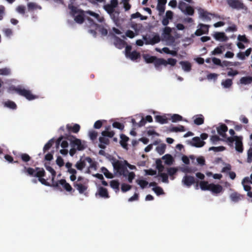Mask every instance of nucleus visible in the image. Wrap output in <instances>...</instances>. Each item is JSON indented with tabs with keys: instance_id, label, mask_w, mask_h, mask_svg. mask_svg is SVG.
I'll return each instance as SVG.
<instances>
[{
	"instance_id": "obj_1",
	"label": "nucleus",
	"mask_w": 252,
	"mask_h": 252,
	"mask_svg": "<svg viewBox=\"0 0 252 252\" xmlns=\"http://www.w3.org/2000/svg\"><path fill=\"white\" fill-rule=\"evenodd\" d=\"M143 58L147 63H154L156 68L159 70H161L160 67L161 65L166 66L167 64H169L174 66L177 63V60L173 58H168L167 60H166L163 58H158L156 56L149 55H144Z\"/></svg>"
},
{
	"instance_id": "obj_2",
	"label": "nucleus",
	"mask_w": 252,
	"mask_h": 252,
	"mask_svg": "<svg viewBox=\"0 0 252 252\" xmlns=\"http://www.w3.org/2000/svg\"><path fill=\"white\" fill-rule=\"evenodd\" d=\"M69 8L72 15L74 17L75 22L78 24H82L84 21V11L73 5L69 6Z\"/></svg>"
},
{
	"instance_id": "obj_3",
	"label": "nucleus",
	"mask_w": 252,
	"mask_h": 252,
	"mask_svg": "<svg viewBox=\"0 0 252 252\" xmlns=\"http://www.w3.org/2000/svg\"><path fill=\"white\" fill-rule=\"evenodd\" d=\"M70 141L71 147H74L78 151H83L86 148L85 142L82 143L81 140L73 136H67L65 137Z\"/></svg>"
},
{
	"instance_id": "obj_4",
	"label": "nucleus",
	"mask_w": 252,
	"mask_h": 252,
	"mask_svg": "<svg viewBox=\"0 0 252 252\" xmlns=\"http://www.w3.org/2000/svg\"><path fill=\"white\" fill-rule=\"evenodd\" d=\"M13 90L19 95L24 96L27 99L32 100L37 98V96L32 94L30 90L21 87H14Z\"/></svg>"
},
{
	"instance_id": "obj_5",
	"label": "nucleus",
	"mask_w": 252,
	"mask_h": 252,
	"mask_svg": "<svg viewBox=\"0 0 252 252\" xmlns=\"http://www.w3.org/2000/svg\"><path fill=\"white\" fill-rule=\"evenodd\" d=\"M143 39L145 41V43L146 45H155L158 43L160 41V38L158 34L155 33L153 35V37H151V35L146 34L143 35Z\"/></svg>"
},
{
	"instance_id": "obj_6",
	"label": "nucleus",
	"mask_w": 252,
	"mask_h": 252,
	"mask_svg": "<svg viewBox=\"0 0 252 252\" xmlns=\"http://www.w3.org/2000/svg\"><path fill=\"white\" fill-rule=\"evenodd\" d=\"M114 169L120 175L126 176V173H128V171L127 168L125 166L121 161L117 160L113 163Z\"/></svg>"
},
{
	"instance_id": "obj_7",
	"label": "nucleus",
	"mask_w": 252,
	"mask_h": 252,
	"mask_svg": "<svg viewBox=\"0 0 252 252\" xmlns=\"http://www.w3.org/2000/svg\"><path fill=\"white\" fill-rule=\"evenodd\" d=\"M60 185L62 186L66 191L69 192L71 194L74 192V189H73L69 183L66 182L65 179H61L57 182H55V183L52 184L53 187L57 188H59Z\"/></svg>"
},
{
	"instance_id": "obj_8",
	"label": "nucleus",
	"mask_w": 252,
	"mask_h": 252,
	"mask_svg": "<svg viewBox=\"0 0 252 252\" xmlns=\"http://www.w3.org/2000/svg\"><path fill=\"white\" fill-rule=\"evenodd\" d=\"M227 4L230 7L237 10L247 9V7L241 0H226Z\"/></svg>"
},
{
	"instance_id": "obj_9",
	"label": "nucleus",
	"mask_w": 252,
	"mask_h": 252,
	"mask_svg": "<svg viewBox=\"0 0 252 252\" xmlns=\"http://www.w3.org/2000/svg\"><path fill=\"white\" fill-rule=\"evenodd\" d=\"M210 26L204 24L200 23L198 25L197 29L194 32V35L199 36L204 34H208Z\"/></svg>"
},
{
	"instance_id": "obj_10",
	"label": "nucleus",
	"mask_w": 252,
	"mask_h": 252,
	"mask_svg": "<svg viewBox=\"0 0 252 252\" xmlns=\"http://www.w3.org/2000/svg\"><path fill=\"white\" fill-rule=\"evenodd\" d=\"M37 172H36L35 177L38 178V181L43 185L49 186L50 184L46 180L43 178L45 176V171L42 168L36 167Z\"/></svg>"
},
{
	"instance_id": "obj_11",
	"label": "nucleus",
	"mask_w": 252,
	"mask_h": 252,
	"mask_svg": "<svg viewBox=\"0 0 252 252\" xmlns=\"http://www.w3.org/2000/svg\"><path fill=\"white\" fill-rule=\"evenodd\" d=\"M118 5V0H111L110 4H107L103 6L104 9L109 14L114 13L115 8Z\"/></svg>"
},
{
	"instance_id": "obj_12",
	"label": "nucleus",
	"mask_w": 252,
	"mask_h": 252,
	"mask_svg": "<svg viewBox=\"0 0 252 252\" xmlns=\"http://www.w3.org/2000/svg\"><path fill=\"white\" fill-rule=\"evenodd\" d=\"M88 183H78V182H74L73 183L74 187L78 191L79 193L84 194L87 190L88 188Z\"/></svg>"
},
{
	"instance_id": "obj_13",
	"label": "nucleus",
	"mask_w": 252,
	"mask_h": 252,
	"mask_svg": "<svg viewBox=\"0 0 252 252\" xmlns=\"http://www.w3.org/2000/svg\"><path fill=\"white\" fill-rule=\"evenodd\" d=\"M182 182L187 187H190L196 182L195 179L193 176L187 175L184 176Z\"/></svg>"
},
{
	"instance_id": "obj_14",
	"label": "nucleus",
	"mask_w": 252,
	"mask_h": 252,
	"mask_svg": "<svg viewBox=\"0 0 252 252\" xmlns=\"http://www.w3.org/2000/svg\"><path fill=\"white\" fill-rule=\"evenodd\" d=\"M167 2V0H158V2L157 6V9L159 12V15H162L165 9V4Z\"/></svg>"
},
{
	"instance_id": "obj_15",
	"label": "nucleus",
	"mask_w": 252,
	"mask_h": 252,
	"mask_svg": "<svg viewBox=\"0 0 252 252\" xmlns=\"http://www.w3.org/2000/svg\"><path fill=\"white\" fill-rule=\"evenodd\" d=\"M99 144L98 147L101 149H104L106 148V146L109 145L110 140L109 138L104 136H101L99 137Z\"/></svg>"
},
{
	"instance_id": "obj_16",
	"label": "nucleus",
	"mask_w": 252,
	"mask_h": 252,
	"mask_svg": "<svg viewBox=\"0 0 252 252\" xmlns=\"http://www.w3.org/2000/svg\"><path fill=\"white\" fill-rule=\"evenodd\" d=\"M67 136H69V135H66L65 136H61L57 139V141L56 142L57 148H58L59 147L60 143H61V146L63 148H65L68 147V143L67 141L66 140H63L62 141L63 138H65L66 139V138L65 137H67Z\"/></svg>"
},
{
	"instance_id": "obj_17",
	"label": "nucleus",
	"mask_w": 252,
	"mask_h": 252,
	"mask_svg": "<svg viewBox=\"0 0 252 252\" xmlns=\"http://www.w3.org/2000/svg\"><path fill=\"white\" fill-rule=\"evenodd\" d=\"M217 130L220 135L223 138H226L225 132L227 131L228 127L225 124H221L220 126L217 127Z\"/></svg>"
},
{
	"instance_id": "obj_18",
	"label": "nucleus",
	"mask_w": 252,
	"mask_h": 252,
	"mask_svg": "<svg viewBox=\"0 0 252 252\" xmlns=\"http://www.w3.org/2000/svg\"><path fill=\"white\" fill-rule=\"evenodd\" d=\"M230 198L232 201L234 202H238L244 199V196L238 192H235L230 194Z\"/></svg>"
},
{
	"instance_id": "obj_19",
	"label": "nucleus",
	"mask_w": 252,
	"mask_h": 252,
	"mask_svg": "<svg viewBox=\"0 0 252 252\" xmlns=\"http://www.w3.org/2000/svg\"><path fill=\"white\" fill-rule=\"evenodd\" d=\"M205 142L203 140H201L198 137H194L192 138V145L196 147H203Z\"/></svg>"
},
{
	"instance_id": "obj_20",
	"label": "nucleus",
	"mask_w": 252,
	"mask_h": 252,
	"mask_svg": "<svg viewBox=\"0 0 252 252\" xmlns=\"http://www.w3.org/2000/svg\"><path fill=\"white\" fill-rule=\"evenodd\" d=\"M222 188L220 185H215L214 184H210V190L213 193H219L222 191Z\"/></svg>"
},
{
	"instance_id": "obj_21",
	"label": "nucleus",
	"mask_w": 252,
	"mask_h": 252,
	"mask_svg": "<svg viewBox=\"0 0 252 252\" xmlns=\"http://www.w3.org/2000/svg\"><path fill=\"white\" fill-rule=\"evenodd\" d=\"M86 157L81 158L75 165V167L79 170H82L86 166Z\"/></svg>"
},
{
	"instance_id": "obj_22",
	"label": "nucleus",
	"mask_w": 252,
	"mask_h": 252,
	"mask_svg": "<svg viewBox=\"0 0 252 252\" xmlns=\"http://www.w3.org/2000/svg\"><path fill=\"white\" fill-rule=\"evenodd\" d=\"M213 36L217 40L224 41L227 39L225 33L222 32H216Z\"/></svg>"
},
{
	"instance_id": "obj_23",
	"label": "nucleus",
	"mask_w": 252,
	"mask_h": 252,
	"mask_svg": "<svg viewBox=\"0 0 252 252\" xmlns=\"http://www.w3.org/2000/svg\"><path fill=\"white\" fill-rule=\"evenodd\" d=\"M66 129L68 131H71L73 133H78L80 129V126L77 124H74L73 126L68 124L66 125Z\"/></svg>"
},
{
	"instance_id": "obj_24",
	"label": "nucleus",
	"mask_w": 252,
	"mask_h": 252,
	"mask_svg": "<svg viewBox=\"0 0 252 252\" xmlns=\"http://www.w3.org/2000/svg\"><path fill=\"white\" fill-rule=\"evenodd\" d=\"M235 149L239 153H242L243 151V146L242 143V137L240 136L235 142Z\"/></svg>"
},
{
	"instance_id": "obj_25",
	"label": "nucleus",
	"mask_w": 252,
	"mask_h": 252,
	"mask_svg": "<svg viewBox=\"0 0 252 252\" xmlns=\"http://www.w3.org/2000/svg\"><path fill=\"white\" fill-rule=\"evenodd\" d=\"M98 194L100 197L102 198H108L109 197L107 189L102 187L99 188L98 189Z\"/></svg>"
},
{
	"instance_id": "obj_26",
	"label": "nucleus",
	"mask_w": 252,
	"mask_h": 252,
	"mask_svg": "<svg viewBox=\"0 0 252 252\" xmlns=\"http://www.w3.org/2000/svg\"><path fill=\"white\" fill-rule=\"evenodd\" d=\"M46 169L50 172L52 175V184L55 183V178L56 176V172L55 170L49 165V163L47 164L45 163L44 164Z\"/></svg>"
},
{
	"instance_id": "obj_27",
	"label": "nucleus",
	"mask_w": 252,
	"mask_h": 252,
	"mask_svg": "<svg viewBox=\"0 0 252 252\" xmlns=\"http://www.w3.org/2000/svg\"><path fill=\"white\" fill-rule=\"evenodd\" d=\"M246 183L252 184V182L250 180L248 177H245L242 182L244 190L248 192L251 190V187L250 186L246 185Z\"/></svg>"
},
{
	"instance_id": "obj_28",
	"label": "nucleus",
	"mask_w": 252,
	"mask_h": 252,
	"mask_svg": "<svg viewBox=\"0 0 252 252\" xmlns=\"http://www.w3.org/2000/svg\"><path fill=\"white\" fill-rule=\"evenodd\" d=\"M121 140L120 143L121 145L125 149H127V142L129 140V138L125 134H122L120 135Z\"/></svg>"
},
{
	"instance_id": "obj_29",
	"label": "nucleus",
	"mask_w": 252,
	"mask_h": 252,
	"mask_svg": "<svg viewBox=\"0 0 252 252\" xmlns=\"http://www.w3.org/2000/svg\"><path fill=\"white\" fill-rule=\"evenodd\" d=\"M23 172L30 176L35 177L36 172H37L36 168L33 169L32 167H27L24 166Z\"/></svg>"
},
{
	"instance_id": "obj_30",
	"label": "nucleus",
	"mask_w": 252,
	"mask_h": 252,
	"mask_svg": "<svg viewBox=\"0 0 252 252\" xmlns=\"http://www.w3.org/2000/svg\"><path fill=\"white\" fill-rule=\"evenodd\" d=\"M155 118L157 122L161 124H167L168 123V118L166 115H156Z\"/></svg>"
},
{
	"instance_id": "obj_31",
	"label": "nucleus",
	"mask_w": 252,
	"mask_h": 252,
	"mask_svg": "<svg viewBox=\"0 0 252 252\" xmlns=\"http://www.w3.org/2000/svg\"><path fill=\"white\" fill-rule=\"evenodd\" d=\"M180 64L182 65L183 69L186 72L190 71L191 69V63L187 61H181Z\"/></svg>"
},
{
	"instance_id": "obj_32",
	"label": "nucleus",
	"mask_w": 252,
	"mask_h": 252,
	"mask_svg": "<svg viewBox=\"0 0 252 252\" xmlns=\"http://www.w3.org/2000/svg\"><path fill=\"white\" fill-rule=\"evenodd\" d=\"M86 160L89 163V168L91 169L96 170L97 169V163L94 160H93L92 158L89 157H86Z\"/></svg>"
},
{
	"instance_id": "obj_33",
	"label": "nucleus",
	"mask_w": 252,
	"mask_h": 252,
	"mask_svg": "<svg viewBox=\"0 0 252 252\" xmlns=\"http://www.w3.org/2000/svg\"><path fill=\"white\" fill-rule=\"evenodd\" d=\"M162 158L164 160L165 164L168 165H171L174 161L173 157L169 154H166L163 156Z\"/></svg>"
},
{
	"instance_id": "obj_34",
	"label": "nucleus",
	"mask_w": 252,
	"mask_h": 252,
	"mask_svg": "<svg viewBox=\"0 0 252 252\" xmlns=\"http://www.w3.org/2000/svg\"><path fill=\"white\" fill-rule=\"evenodd\" d=\"M87 14H89L90 16H93L96 21L98 22L101 23L103 22L104 19L103 17H101L99 14L93 12L92 11H87L86 12Z\"/></svg>"
},
{
	"instance_id": "obj_35",
	"label": "nucleus",
	"mask_w": 252,
	"mask_h": 252,
	"mask_svg": "<svg viewBox=\"0 0 252 252\" xmlns=\"http://www.w3.org/2000/svg\"><path fill=\"white\" fill-rule=\"evenodd\" d=\"M114 44L116 47L121 49L124 46L125 42L119 37L115 36Z\"/></svg>"
},
{
	"instance_id": "obj_36",
	"label": "nucleus",
	"mask_w": 252,
	"mask_h": 252,
	"mask_svg": "<svg viewBox=\"0 0 252 252\" xmlns=\"http://www.w3.org/2000/svg\"><path fill=\"white\" fill-rule=\"evenodd\" d=\"M240 83L241 84L247 85L252 83V77L246 76L242 77L240 80Z\"/></svg>"
},
{
	"instance_id": "obj_37",
	"label": "nucleus",
	"mask_w": 252,
	"mask_h": 252,
	"mask_svg": "<svg viewBox=\"0 0 252 252\" xmlns=\"http://www.w3.org/2000/svg\"><path fill=\"white\" fill-rule=\"evenodd\" d=\"M204 118L202 115H198L195 116L194 119V123L196 125H201L204 123Z\"/></svg>"
},
{
	"instance_id": "obj_38",
	"label": "nucleus",
	"mask_w": 252,
	"mask_h": 252,
	"mask_svg": "<svg viewBox=\"0 0 252 252\" xmlns=\"http://www.w3.org/2000/svg\"><path fill=\"white\" fill-rule=\"evenodd\" d=\"M181 170L183 172L186 173H194L196 171H197V169L195 167L185 166L184 167L181 168Z\"/></svg>"
},
{
	"instance_id": "obj_39",
	"label": "nucleus",
	"mask_w": 252,
	"mask_h": 252,
	"mask_svg": "<svg viewBox=\"0 0 252 252\" xmlns=\"http://www.w3.org/2000/svg\"><path fill=\"white\" fill-rule=\"evenodd\" d=\"M4 106L6 107L9 108L10 109L14 110L17 108V105L16 103L11 100H8L7 101H5L4 103Z\"/></svg>"
},
{
	"instance_id": "obj_40",
	"label": "nucleus",
	"mask_w": 252,
	"mask_h": 252,
	"mask_svg": "<svg viewBox=\"0 0 252 252\" xmlns=\"http://www.w3.org/2000/svg\"><path fill=\"white\" fill-rule=\"evenodd\" d=\"M55 143V140L54 138L51 139L48 142L44 145L43 151L44 153H45L48 150H49L51 147L53 146L54 143Z\"/></svg>"
},
{
	"instance_id": "obj_41",
	"label": "nucleus",
	"mask_w": 252,
	"mask_h": 252,
	"mask_svg": "<svg viewBox=\"0 0 252 252\" xmlns=\"http://www.w3.org/2000/svg\"><path fill=\"white\" fill-rule=\"evenodd\" d=\"M140 57V53L136 51L131 52L127 57L132 61L136 60L139 58Z\"/></svg>"
},
{
	"instance_id": "obj_42",
	"label": "nucleus",
	"mask_w": 252,
	"mask_h": 252,
	"mask_svg": "<svg viewBox=\"0 0 252 252\" xmlns=\"http://www.w3.org/2000/svg\"><path fill=\"white\" fill-rule=\"evenodd\" d=\"M199 186L200 187V189L202 190H210V184H208V182L207 181H201L199 183Z\"/></svg>"
},
{
	"instance_id": "obj_43",
	"label": "nucleus",
	"mask_w": 252,
	"mask_h": 252,
	"mask_svg": "<svg viewBox=\"0 0 252 252\" xmlns=\"http://www.w3.org/2000/svg\"><path fill=\"white\" fill-rule=\"evenodd\" d=\"M200 15L202 18H203L205 19H206L208 20H211V17L209 16L211 15L212 14L206 11H205L203 9H201V10H200Z\"/></svg>"
},
{
	"instance_id": "obj_44",
	"label": "nucleus",
	"mask_w": 252,
	"mask_h": 252,
	"mask_svg": "<svg viewBox=\"0 0 252 252\" xmlns=\"http://www.w3.org/2000/svg\"><path fill=\"white\" fill-rule=\"evenodd\" d=\"M101 171L107 178L112 179L113 178V174L109 172L108 169L105 167H102L101 168Z\"/></svg>"
},
{
	"instance_id": "obj_45",
	"label": "nucleus",
	"mask_w": 252,
	"mask_h": 252,
	"mask_svg": "<svg viewBox=\"0 0 252 252\" xmlns=\"http://www.w3.org/2000/svg\"><path fill=\"white\" fill-rule=\"evenodd\" d=\"M115 133L114 131L103 130L101 132V134L102 136H105L106 137L112 138L114 136Z\"/></svg>"
},
{
	"instance_id": "obj_46",
	"label": "nucleus",
	"mask_w": 252,
	"mask_h": 252,
	"mask_svg": "<svg viewBox=\"0 0 252 252\" xmlns=\"http://www.w3.org/2000/svg\"><path fill=\"white\" fill-rule=\"evenodd\" d=\"M232 80L230 79H227L221 82V85L224 88H229L232 85Z\"/></svg>"
},
{
	"instance_id": "obj_47",
	"label": "nucleus",
	"mask_w": 252,
	"mask_h": 252,
	"mask_svg": "<svg viewBox=\"0 0 252 252\" xmlns=\"http://www.w3.org/2000/svg\"><path fill=\"white\" fill-rule=\"evenodd\" d=\"M166 145L164 144H162L157 147L156 150L157 152L161 155L164 153Z\"/></svg>"
},
{
	"instance_id": "obj_48",
	"label": "nucleus",
	"mask_w": 252,
	"mask_h": 252,
	"mask_svg": "<svg viewBox=\"0 0 252 252\" xmlns=\"http://www.w3.org/2000/svg\"><path fill=\"white\" fill-rule=\"evenodd\" d=\"M19 157L24 162H27L31 159V157L26 153H22L19 155Z\"/></svg>"
},
{
	"instance_id": "obj_49",
	"label": "nucleus",
	"mask_w": 252,
	"mask_h": 252,
	"mask_svg": "<svg viewBox=\"0 0 252 252\" xmlns=\"http://www.w3.org/2000/svg\"><path fill=\"white\" fill-rule=\"evenodd\" d=\"M98 133L94 130H91L89 132V136L90 138L93 141L95 140L97 138Z\"/></svg>"
},
{
	"instance_id": "obj_50",
	"label": "nucleus",
	"mask_w": 252,
	"mask_h": 252,
	"mask_svg": "<svg viewBox=\"0 0 252 252\" xmlns=\"http://www.w3.org/2000/svg\"><path fill=\"white\" fill-rule=\"evenodd\" d=\"M110 187L113 189L119 190L120 183L118 180H112L110 183Z\"/></svg>"
},
{
	"instance_id": "obj_51",
	"label": "nucleus",
	"mask_w": 252,
	"mask_h": 252,
	"mask_svg": "<svg viewBox=\"0 0 252 252\" xmlns=\"http://www.w3.org/2000/svg\"><path fill=\"white\" fill-rule=\"evenodd\" d=\"M119 14L120 12L118 11H115L114 13H112L111 14H109L111 18L113 19V20L117 22L119 20Z\"/></svg>"
},
{
	"instance_id": "obj_52",
	"label": "nucleus",
	"mask_w": 252,
	"mask_h": 252,
	"mask_svg": "<svg viewBox=\"0 0 252 252\" xmlns=\"http://www.w3.org/2000/svg\"><path fill=\"white\" fill-rule=\"evenodd\" d=\"M184 13L187 15H193L194 13V10L193 7H192L191 6L187 5Z\"/></svg>"
},
{
	"instance_id": "obj_53",
	"label": "nucleus",
	"mask_w": 252,
	"mask_h": 252,
	"mask_svg": "<svg viewBox=\"0 0 252 252\" xmlns=\"http://www.w3.org/2000/svg\"><path fill=\"white\" fill-rule=\"evenodd\" d=\"M156 166L159 173H161L164 169V166H163L162 161L160 159H158L156 160Z\"/></svg>"
},
{
	"instance_id": "obj_54",
	"label": "nucleus",
	"mask_w": 252,
	"mask_h": 252,
	"mask_svg": "<svg viewBox=\"0 0 252 252\" xmlns=\"http://www.w3.org/2000/svg\"><path fill=\"white\" fill-rule=\"evenodd\" d=\"M239 137L240 136H238L228 137L226 138V141L228 143L229 145L232 146L233 142L234 141L236 142Z\"/></svg>"
},
{
	"instance_id": "obj_55",
	"label": "nucleus",
	"mask_w": 252,
	"mask_h": 252,
	"mask_svg": "<svg viewBox=\"0 0 252 252\" xmlns=\"http://www.w3.org/2000/svg\"><path fill=\"white\" fill-rule=\"evenodd\" d=\"M28 10H33L35 9H36L37 8L41 9V7L40 6H38L36 3L34 2H29L28 3Z\"/></svg>"
},
{
	"instance_id": "obj_56",
	"label": "nucleus",
	"mask_w": 252,
	"mask_h": 252,
	"mask_svg": "<svg viewBox=\"0 0 252 252\" xmlns=\"http://www.w3.org/2000/svg\"><path fill=\"white\" fill-rule=\"evenodd\" d=\"M171 119L172 122L176 123L177 122L181 121L183 120V117L179 114H175L171 116Z\"/></svg>"
},
{
	"instance_id": "obj_57",
	"label": "nucleus",
	"mask_w": 252,
	"mask_h": 252,
	"mask_svg": "<svg viewBox=\"0 0 252 252\" xmlns=\"http://www.w3.org/2000/svg\"><path fill=\"white\" fill-rule=\"evenodd\" d=\"M186 130L185 127L183 126L180 125L178 126H173L170 131L173 132H183Z\"/></svg>"
},
{
	"instance_id": "obj_58",
	"label": "nucleus",
	"mask_w": 252,
	"mask_h": 252,
	"mask_svg": "<svg viewBox=\"0 0 252 252\" xmlns=\"http://www.w3.org/2000/svg\"><path fill=\"white\" fill-rule=\"evenodd\" d=\"M172 32V30L170 27H165L163 31V34L164 35V37H169L171 35V32Z\"/></svg>"
},
{
	"instance_id": "obj_59",
	"label": "nucleus",
	"mask_w": 252,
	"mask_h": 252,
	"mask_svg": "<svg viewBox=\"0 0 252 252\" xmlns=\"http://www.w3.org/2000/svg\"><path fill=\"white\" fill-rule=\"evenodd\" d=\"M225 149L223 146L211 147L209 148V151H214L215 152L223 151Z\"/></svg>"
},
{
	"instance_id": "obj_60",
	"label": "nucleus",
	"mask_w": 252,
	"mask_h": 252,
	"mask_svg": "<svg viewBox=\"0 0 252 252\" xmlns=\"http://www.w3.org/2000/svg\"><path fill=\"white\" fill-rule=\"evenodd\" d=\"M131 27L133 29L136 33H138L142 28V25L137 24L135 23H132L131 25Z\"/></svg>"
},
{
	"instance_id": "obj_61",
	"label": "nucleus",
	"mask_w": 252,
	"mask_h": 252,
	"mask_svg": "<svg viewBox=\"0 0 252 252\" xmlns=\"http://www.w3.org/2000/svg\"><path fill=\"white\" fill-rule=\"evenodd\" d=\"M152 189L158 195H161L164 193L163 190L160 187H154Z\"/></svg>"
},
{
	"instance_id": "obj_62",
	"label": "nucleus",
	"mask_w": 252,
	"mask_h": 252,
	"mask_svg": "<svg viewBox=\"0 0 252 252\" xmlns=\"http://www.w3.org/2000/svg\"><path fill=\"white\" fill-rule=\"evenodd\" d=\"M136 182L140 186L142 189H144L148 184V182L144 180H137Z\"/></svg>"
},
{
	"instance_id": "obj_63",
	"label": "nucleus",
	"mask_w": 252,
	"mask_h": 252,
	"mask_svg": "<svg viewBox=\"0 0 252 252\" xmlns=\"http://www.w3.org/2000/svg\"><path fill=\"white\" fill-rule=\"evenodd\" d=\"M112 126L114 128H117L120 130H123L124 128V125L118 122H114L112 124Z\"/></svg>"
},
{
	"instance_id": "obj_64",
	"label": "nucleus",
	"mask_w": 252,
	"mask_h": 252,
	"mask_svg": "<svg viewBox=\"0 0 252 252\" xmlns=\"http://www.w3.org/2000/svg\"><path fill=\"white\" fill-rule=\"evenodd\" d=\"M247 162L251 163L252 161V148H250L247 151Z\"/></svg>"
}]
</instances>
